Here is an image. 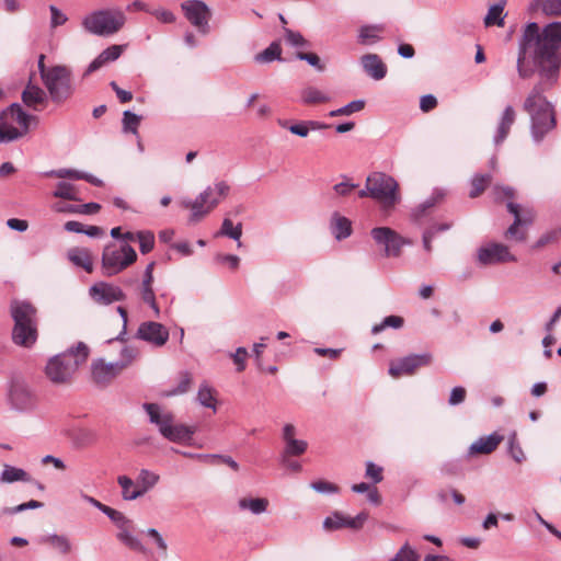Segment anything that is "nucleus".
Segmentation results:
<instances>
[{
    "mask_svg": "<svg viewBox=\"0 0 561 561\" xmlns=\"http://www.w3.org/2000/svg\"><path fill=\"white\" fill-rule=\"evenodd\" d=\"M139 351L133 345H126L121 350V357L117 360L118 364H124V369L133 363L138 356Z\"/></svg>",
    "mask_w": 561,
    "mask_h": 561,
    "instance_id": "55",
    "label": "nucleus"
},
{
    "mask_svg": "<svg viewBox=\"0 0 561 561\" xmlns=\"http://www.w3.org/2000/svg\"><path fill=\"white\" fill-rule=\"evenodd\" d=\"M169 330L154 321L142 322L137 330L136 337L154 346H162L169 340Z\"/></svg>",
    "mask_w": 561,
    "mask_h": 561,
    "instance_id": "18",
    "label": "nucleus"
},
{
    "mask_svg": "<svg viewBox=\"0 0 561 561\" xmlns=\"http://www.w3.org/2000/svg\"><path fill=\"white\" fill-rule=\"evenodd\" d=\"M10 314L14 322L13 343L23 347H32L38 337L37 309L30 301L13 299L10 304Z\"/></svg>",
    "mask_w": 561,
    "mask_h": 561,
    "instance_id": "4",
    "label": "nucleus"
},
{
    "mask_svg": "<svg viewBox=\"0 0 561 561\" xmlns=\"http://www.w3.org/2000/svg\"><path fill=\"white\" fill-rule=\"evenodd\" d=\"M137 240L139 242V250L142 254H147L154 248V234L150 230H142L137 232Z\"/></svg>",
    "mask_w": 561,
    "mask_h": 561,
    "instance_id": "47",
    "label": "nucleus"
},
{
    "mask_svg": "<svg viewBox=\"0 0 561 561\" xmlns=\"http://www.w3.org/2000/svg\"><path fill=\"white\" fill-rule=\"evenodd\" d=\"M26 133H24L23 129H18L16 127H9L7 129H3L0 127V144H3V142H11V141H14V140H18L19 138H21L23 135H25Z\"/></svg>",
    "mask_w": 561,
    "mask_h": 561,
    "instance_id": "56",
    "label": "nucleus"
},
{
    "mask_svg": "<svg viewBox=\"0 0 561 561\" xmlns=\"http://www.w3.org/2000/svg\"><path fill=\"white\" fill-rule=\"evenodd\" d=\"M186 20L195 26L199 33L206 35L210 31L209 21L211 11L202 0H187L181 4Z\"/></svg>",
    "mask_w": 561,
    "mask_h": 561,
    "instance_id": "12",
    "label": "nucleus"
},
{
    "mask_svg": "<svg viewBox=\"0 0 561 561\" xmlns=\"http://www.w3.org/2000/svg\"><path fill=\"white\" fill-rule=\"evenodd\" d=\"M69 260L77 266L82 267L85 272L92 273L93 262L89 250L75 248L68 252Z\"/></svg>",
    "mask_w": 561,
    "mask_h": 561,
    "instance_id": "28",
    "label": "nucleus"
},
{
    "mask_svg": "<svg viewBox=\"0 0 561 561\" xmlns=\"http://www.w3.org/2000/svg\"><path fill=\"white\" fill-rule=\"evenodd\" d=\"M368 186H371V198L379 202L386 213L390 211L401 199L398 182L383 172L369 174Z\"/></svg>",
    "mask_w": 561,
    "mask_h": 561,
    "instance_id": "9",
    "label": "nucleus"
},
{
    "mask_svg": "<svg viewBox=\"0 0 561 561\" xmlns=\"http://www.w3.org/2000/svg\"><path fill=\"white\" fill-rule=\"evenodd\" d=\"M310 486L318 493L321 494H331V493H337L339 486L332 482H328L324 480H318L310 484Z\"/></svg>",
    "mask_w": 561,
    "mask_h": 561,
    "instance_id": "57",
    "label": "nucleus"
},
{
    "mask_svg": "<svg viewBox=\"0 0 561 561\" xmlns=\"http://www.w3.org/2000/svg\"><path fill=\"white\" fill-rule=\"evenodd\" d=\"M216 236L228 237L238 242V247H241L240 238L242 236V224L238 222L236 226L232 220L229 218H225L220 230L216 233Z\"/></svg>",
    "mask_w": 561,
    "mask_h": 561,
    "instance_id": "33",
    "label": "nucleus"
},
{
    "mask_svg": "<svg viewBox=\"0 0 561 561\" xmlns=\"http://www.w3.org/2000/svg\"><path fill=\"white\" fill-rule=\"evenodd\" d=\"M9 119L14 121L24 130V133H27L30 129V123L32 119H35V117L26 113L20 103H12L0 112V121L2 123L8 122Z\"/></svg>",
    "mask_w": 561,
    "mask_h": 561,
    "instance_id": "21",
    "label": "nucleus"
},
{
    "mask_svg": "<svg viewBox=\"0 0 561 561\" xmlns=\"http://www.w3.org/2000/svg\"><path fill=\"white\" fill-rule=\"evenodd\" d=\"M142 409L148 415L149 423L157 427L163 438L176 444H191L197 431L195 425L176 423L175 415L158 403L145 402Z\"/></svg>",
    "mask_w": 561,
    "mask_h": 561,
    "instance_id": "3",
    "label": "nucleus"
},
{
    "mask_svg": "<svg viewBox=\"0 0 561 561\" xmlns=\"http://www.w3.org/2000/svg\"><path fill=\"white\" fill-rule=\"evenodd\" d=\"M259 64H268L274 60L283 61L279 41L272 42L265 49L254 56Z\"/></svg>",
    "mask_w": 561,
    "mask_h": 561,
    "instance_id": "29",
    "label": "nucleus"
},
{
    "mask_svg": "<svg viewBox=\"0 0 561 561\" xmlns=\"http://www.w3.org/2000/svg\"><path fill=\"white\" fill-rule=\"evenodd\" d=\"M137 260L135 249L128 243L116 245L111 243L103 249L102 272L103 275L111 277L117 275Z\"/></svg>",
    "mask_w": 561,
    "mask_h": 561,
    "instance_id": "10",
    "label": "nucleus"
},
{
    "mask_svg": "<svg viewBox=\"0 0 561 561\" xmlns=\"http://www.w3.org/2000/svg\"><path fill=\"white\" fill-rule=\"evenodd\" d=\"M0 480L3 483H13L16 481L30 482L31 477L21 468L4 465Z\"/></svg>",
    "mask_w": 561,
    "mask_h": 561,
    "instance_id": "31",
    "label": "nucleus"
},
{
    "mask_svg": "<svg viewBox=\"0 0 561 561\" xmlns=\"http://www.w3.org/2000/svg\"><path fill=\"white\" fill-rule=\"evenodd\" d=\"M53 196L66 201H80L78 196L77 187L68 182H59L56 190L53 192Z\"/></svg>",
    "mask_w": 561,
    "mask_h": 561,
    "instance_id": "38",
    "label": "nucleus"
},
{
    "mask_svg": "<svg viewBox=\"0 0 561 561\" xmlns=\"http://www.w3.org/2000/svg\"><path fill=\"white\" fill-rule=\"evenodd\" d=\"M561 237V228L551 229L545 233H542L539 239L533 245L534 249H541L546 245L557 242Z\"/></svg>",
    "mask_w": 561,
    "mask_h": 561,
    "instance_id": "52",
    "label": "nucleus"
},
{
    "mask_svg": "<svg viewBox=\"0 0 561 561\" xmlns=\"http://www.w3.org/2000/svg\"><path fill=\"white\" fill-rule=\"evenodd\" d=\"M267 506L268 501L262 497H243L239 501V507L241 510H249L256 515L264 513Z\"/></svg>",
    "mask_w": 561,
    "mask_h": 561,
    "instance_id": "36",
    "label": "nucleus"
},
{
    "mask_svg": "<svg viewBox=\"0 0 561 561\" xmlns=\"http://www.w3.org/2000/svg\"><path fill=\"white\" fill-rule=\"evenodd\" d=\"M90 370L94 382L106 383L122 374L124 364H118L117 360L106 363L103 358H95L91 362Z\"/></svg>",
    "mask_w": 561,
    "mask_h": 561,
    "instance_id": "17",
    "label": "nucleus"
},
{
    "mask_svg": "<svg viewBox=\"0 0 561 561\" xmlns=\"http://www.w3.org/2000/svg\"><path fill=\"white\" fill-rule=\"evenodd\" d=\"M42 175L46 178L78 180L79 170L62 168L57 170L45 171L42 173Z\"/></svg>",
    "mask_w": 561,
    "mask_h": 561,
    "instance_id": "53",
    "label": "nucleus"
},
{
    "mask_svg": "<svg viewBox=\"0 0 561 561\" xmlns=\"http://www.w3.org/2000/svg\"><path fill=\"white\" fill-rule=\"evenodd\" d=\"M346 527L345 515L340 512H334L323 520V528L332 531Z\"/></svg>",
    "mask_w": 561,
    "mask_h": 561,
    "instance_id": "51",
    "label": "nucleus"
},
{
    "mask_svg": "<svg viewBox=\"0 0 561 561\" xmlns=\"http://www.w3.org/2000/svg\"><path fill=\"white\" fill-rule=\"evenodd\" d=\"M493 192L496 201H502L503 198L513 199L515 196V191L511 186L495 185ZM506 208L514 216V221L505 231V238L518 242L525 241L526 231L523 228H527L533 224L534 216L531 210L527 209L522 214L520 206L512 201L507 202Z\"/></svg>",
    "mask_w": 561,
    "mask_h": 561,
    "instance_id": "5",
    "label": "nucleus"
},
{
    "mask_svg": "<svg viewBox=\"0 0 561 561\" xmlns=\"http://www.w3.org/2000/svg\"><path fill=\"white\" fill-rule=\"evenodd\" d=\"M21 98L27 107L34 111H39L47 105L49 96L44 89L34 84L32 82V78H30L25 89L22 91Z\"/></svg>",
    "mask_w": 561,
    "mask_h": 561,
    "instance_id": "20",
    "label": "nucleus"
},
{
    "mask_svg": "<svg viewBox=\"0 0 561 561\" xmlns=\"http://www.w3.org/2000/svg\"><path fill=\"white\" fill-rule=\"evenodd\" d=\"M229 185L225 181H219L214 186H207L194 201L185 199L182 202L184 208L192 210L190 220L197 222L209 214L229 193Z\"/></svg>",
    "mask_w": 561,
    "mask_h": 561,
    "instance_id": "7",
    "label": "nucleus"
},
{
    "mask_svg": "<svg viewBox=\"0 0 561 561\" xmlns=\"http://www.w3.org/2000/svg\"><path fill=\"white\" fill-rule=\"evenodd\" d=\"M43 81L48 96L56 105L67 102L76 92L72 70L66 65H55V71Z\"/></svg>",
    "mask_w": 561,
    "mask_h": 561,
    "instance_id": "8",
    "label": "nucleus"
},
{
    "mask_svg": "<svg viewBox=\"0 0 561 561\" xmlns=\"http://www.w3.org/2000/svg\"><path fill=\"white\" fill-rule=\"evenodd\" d=\"M160 480L158 473L148 469H141L137 477L138 489L141 492V496L151 490Z\"/></svg>",
    "mask_w": 561,
    "mask_h": 561,
    "instance_id": "32",
    "label": "nucleus"
},
{
    "mask_svg": "<svg viewBox=\"0 0 561 561\" xmlns=\"http://www.w3.org/2000/svg\"><path fill=\"white\" fill-rule=\"evenodd\" d=\"M146 533L149 537H151L154 540V543L161 551V554L165 557L168 551V545L163 537L161 536V534L156 528H148Z\"/></svg>",
    "mask_w": 561,
    "mask_h": 561,
    "instance_id": "62",
    "label": "nucleus"
},
{
    "mask_svg": "<svg viewBox=\"0 0 561 561\" xmlns=\"http://www.w3.org/2000/svg\"><path fill=\"white\" fill-rule=\"evenodd\" d=\"M330 98L314 87H307L301 91V102L307 105L325 103Z\"/></svg>",
    "mask_w": 561,
    "mask_h": 561,
    "instance_id": "35",
    "label": "nucleus"
},
{
    "mask_svg": "<svg viewBox=\"0 0 561 561\" xmlns=\"http://www.w3.org/2000/svg\"><path fill=\"white\" fill-rule=\"evenodd\" d=\"M516 260L508 247L502 243L491 242L478 249V261L481 265L516 262Z\"/></svg>",
    "mask_w": 561,
    "mask_h": 561,
    "instance_id": "15",
    "label": "nucleus"
},
{
    "mask_svg": "<svg viewBox=\"0 0 561 561\" xmlns=\"http://www.w3.org/2000/svg\"><path fill=\"white\" fill-rule=\"evenodd\" d=\"M516 70L523 80L537 76V81L524 101L523 108L530 116V135L540 144L556 128L553 104L545 93L559 81L561 70V21L540 27L537 22L524 26L518 38Z\"/></svg>",
    "mask_w": 561,
    "mask_h": 561,
    "instance_id": "1",
    "label": "nucleus"
},
{
    "mask_svg": "<svg viewBox=\"0 0 561 561\" xmlns=\"http://www.w3.org/2000/svg\"><path fill=\"white\" fill-rule=\"evenodd\" d=\"M103 514L117 527L116 538L123 546L138 553L147 554L149 552L140 538L135 534V525L131 519L110 506L103 510Z\"/></svg>",
    "mask_w": 561,
    "mask_h": 561,
    "instance_id": "11",
    "label": "nucleus"
},
{
    "mask_svg": "<svg viewBox=\"0 0 561 561\" xmlns=\"http://www.w3.org/2000/svg\"><path fill=\"white\" fill-rule=\"evenodd\" d=\"M8 401L12 409L27 411L36 405L38 396L32 388H9Z\"/></svg>",
    "mask_w": 561,
    "mask_h": 561,
    "instance_id": "19",
    "label": "nucleus"
},
{
    "mask_svg": "<svg viewBox=\"0 0 561 561\" xmlns=\"http://www.w3.org/2000/svg\"><path fill=\"white\" fill-rule=\"evenodd\" d=\"M367 518L368 514L366 512H360L355 517L345 516L346 528L358 530L363 527Z\"/></svg>",
    "mask_w": 561,
    "mask_h": 561,
    "instance_id": "61",
    "label": "nucleus"
},
{
    "mask_svg": "<svg viewBox=\"0 0 561 561\" xmlns=\"http://www.w3.org/2000/svg\"><path fill=\"white\" fill-rule=\"evenodd\" d=\"M358 185L355 183H351L350 181H344L337 183L333 186V191L339 196H347L350 195Z\"/></svg>",
    "mask_w": 561,
    "mask_h": 561,
    "instance_id": "64",
    "label": "nucleus"
},
{
    "mask_svg": "<svg viewBox=\"0 0 561 561\" xmlns=\"http://www.w3.org/2000/svg\"><path fill=\"white\" fill-rule=\"evenodd\" d=\"M43 505L44 504L42 502H39V501L31 500V501H28L26 503H22L20 505L13 506V507H3V508H1L0 515L1 516L13 515V514H18V513L24 512L26 510L41 508V507H43Z\"/></svg>",
    "mask_w": 561,
    "mask_h": 561,
    "instance_id": "49",
    "label": "nucleus"
},
{
    "mask_svg": "<svg viewBox=\"0 0 561 561\" xmlns=\"http://www.w3.org/2000/svg\"><path fill=\"white\" fill-rule=\"evenodd\" d=\"M503 437L496 433H493L486 437H480L469 447V454H491L497 448Z\"/></svg>",
    "mask_w": 561,
    "mask_h": 561,
    "instance_id": "26",
    "label": "nucleus"
},
{
    "mask_svg": "<svg viewBox=\"0 0 561 561\" xmlns=\"http://www.w3.org/2000/svg\"><path fill=\"white\" fill-rule=\"evenodd\" d=\"M330 229L336 240H344L352 234V221L339 213H333Z\"/></svg>",
    "mask_w": 561,
    "mask_h": 561,
    "instance_id": "27",
    "label": "nucleus"
},
{
    "mask_svg": "<svg viewBox=\"0 0 561 561\" xmlns=\"http://www.w3.org/2000/svg\"><path fill=\"white\" fill-rule=\"evenodd\" d=\"M404 324V320L400 316H388L380 323L375 324L371 328L373 334H379L386 328L401 329Z\"/></svg>",
    "mask_w": 561,
    "mask_h": 561,
    "instance_id": "43",
    "label": "nucleus"
},
{
    "mask_svg": "<svg viewBox=\"0 0 561 561\" xmlns=\"http://www.w3.org/2000/svg\"><path fill=\"white\" fill-rule=\"evenodd\" d=\"M432 355L428 353L410 354L404 357L392 359L389 363L388 373L392 377L413 375L419 368L430 365Z\"/></svg>",
    "mask_w": 561,
    "mask_h": 561,
    "instance_id": "14",
    "label": "nucleus"
},
{
    "mask_svg": "<svg viewBox=\"0 0 561 561\" xmlns=\"http://www.w3.org/2000/svg\"><path fill=\"white\" fill-rule=\"evenodd\" d=\"M307 447H308V443L306 440L294 438V439L285 443V448H284L282 455L300 456L307 450Z\"/></svg>",
    "mask_w": 561,
    "mask_h": 561,
    "instance_id": "48",
    "label": "nucleus"
},
{
    "mask_svg": "<svg viewBox=\"0 0 561 561\" xmlns=\"http://www.w3.org/2000/svg\"><path fill=\"white\" fill-rule=\"evenodd\" d=\"M516 113L512 105H507L500 118L499 126L496 133L494 135V144L497 146L502 144L507 137L512 125L515 122Z\"/></svg>",
    "mask_w": 561,
    "mask_h": 561,
    "instance_id": "25",
    "label": "nucleus"
},
{
    "mask_svg": "<svg viewBox=\"0 0 561 561\" xmlns=\"http://www.w3.org/2000/svg\"><path fill=\"white\" fill-rule=\"evenodd\" d=\"M196 399L201 405L216 411L217 399L214 388H199Z\"/></svg>",
    "mask_w": 561,
    "mask_h": 561,
    "instance_id": "44",
    "label": "nucleus"
},
{
    "mask_svg": "<svg viewBox=\"0 0 561 561\" xmlns=\"http://www.w3.org/2000/svg\"><path fill=\"white\" fill-rule=\"evenodd\" d=\"M296 58L308 62L311 67H313L318 71H323L325 69V67L321 62L319 56L314 53L297 51Z\"/></svg>",
    "mask_w": 561,
    "mask_h": 561,
    "instance_id": "54",
    "label": "nucleus"
},
{
    "mask_svg": "<svg viewBox=\"0 0 561 561\" xmlns=\"http://www.w3.org/2000/svg\"><path fill=\"white\" fill-rule=\"evenodd\" d=\"M279 124L280 126L283 127H287L288 130L294 134V135H297L299 137H307L310 129H309V126L307 124V121H302V122H299L297 124H293L290 126H287V123L286 122H282L279 121Z\"/></svg>",
    "mask_w": 561,
    "mask_h": 561,
    "instance_id": "58",
    "label": "nucleus"
},
{
    "mask_svg": "<svg viewBox=\"0 0 561 561\" xmlns=\"http://www.w3.org/2000/svg\"><path fill=\"white\" fill-rule=\"evenodd\" d=\"M364 71L375 80H381L387 75V67L377 54H366L360 58Z\"/></svg>",
    "mask_w": 561,
    "mask_h": 561,
    "instance_id": "23",
    "label": "nucleus"
},
{
    "mask_svg": "<svg viewBox=\"0 0 561 561\" xmlns=\"http://www.w3.org/2000/svg\"><path fill=\"white\" fill-rule=\"evenodd\" d=\"M248 355V350L242 346L238 347L233 354H230L238 371H242L245 368V360Z\"/></svg>",
    "mask_w": 561,
    "mask_h": 561,
    "instance_id": "59",
    "label": "nucleus"
},
{
    "mask_svg": "<svg viewBox=\"0 0 561 561\" xmlns=\"http://www.w3.org/2000/svg\"><path fill=\"white\" fill-rule=\"evenodd\" d=\"M124 49L123 45H112L105 48L95 59H93L83 72V78L102 68L107 62L119 58Z\"/></svg>",
    "mask_w": 561,
    "mask_h": 561,
    "instance_id": "22",
    "label": "nucleus"
},
{
    "mask_svg": "<svg viewBox=\"0 0 561 561\" xmlns=\"http://www.w3.org/2000/svg\"><path fill=\"white\" fill-rule=\"evenodd\" d=\"M540 8L546 15H561V0H534L531 10Z\"/></svg>",
    "mask_w": 561,
    "mask_h": 561,
    "instance_id": "39",
    "label": "nucleus"
},
{
    "mask_svg": "<svg viewBox=\"0 0 561 561\" xmlns=\"http://www.w3.org/2000/svg\"><path fill=\"white\" fill-rule=\"evenodd\" d=\"M365 101L363 100H355L350 102L348 104L337 108L333 110L329 113L331 117L341 116V115H351L355 112H359L364 108Z\"/></svg>",
    "mask_w": 561,
    "mask_h": 561,
    "instance_id": "50",
    "label": "nucleus"
},
{
    "mask_svg": "<svg viewBox=\"0 0 561 561\" xmlns=\"http://www.w3.org/2000/svg\"><path fill=\"white\" fill-rule=\"evenodd\" d=\"M370 236L377 245L383 248V255L387 257L400 256L402 247L409 243L408 240L389 227L373 228Z\"/></svg>",
    "mask_w": 561,
    "mask_h": 561,
    "instance_id": "13",
    "label": "nucleus"
},
{
    "mask_svg": "<svg viewBox=\"0 0 561 561\" xmlns=\"http://www.w3.org/2000/svg\"><path fill=\"white\" fill-rule=\"evenodd\" d=\"M382 31V25H364L359 28L358 42L364 45L376 43L380 39L379 33Z\"/></svg>",
    "mask_w": 561,
    "mask_h": 561,
    "instance_id": "34",
    "label": "nucleus"
},
{
    "mask_svg": "<svg viewBox=\"0 0 561 561\" xmlns=\"http://www.w3.org/2000/svg\"><path fill=\"white\" fill-rule=\"evenodd\" d=\"M90 348L84 342H78L65 352L51 356L46 366L45 374L55 383L70 382L89 358Z\"/></svg>",
    "mask_w": 561,
    "mask_h": 561,
    "instance_id": "2",
    "label": "nucleus"
},
{
    "mask_svg": "<svg viewBox=\"0 0 561 561\" xmlns=\"http://www.w3.org/2000/svg\"><path fill=\"white\" fill-rule=\"evenodd\" d=\"M420 554L417 551L412 548L408 542H405L397 553L390 558L388 561H419Z\"/></svg>",
    "mask_w": 561,
    "mask_h": 561,
    "instance_id": "46",
    "label": "nucleus"
},
{
    "mask_svg": "<svg viewBox=\"0 0 561 561\" xmlns=\"http://www.w3.org/2000/svg\"><path fill=\"white\" fill-rule=\"evenodd\" d=\"M510 454L516 462H522L525 455L520 446L516 443V434L513 433L510 437Z\"/></svg>",
    "mask_w": 561,
    "mask_h": 561,
    "instance_id": "63",
    "label": "nucleus"
},
{
    "mask_svg": "<svg viewBox=\"0 0 561 561\" xmlns=\"http://www.w3.org/2000/svg\"><path fill=\"white\" fill-rule=\"evenodd\" d=\"M141 122V116L133 113L129 110L124 111L123 113V131L131 133L134 135H138V127Z\"/></svg>",
    "mask_w": 561,
    "mask_h": 561,
    "instance_id": "42",
    "label": "nucleus"
},
{
    "mask_svg": "<svg viewBox=\"0 0 561 561\" xmlns=\"http://www.w3.org/2000/svg\"><path fill=\"white\" fill-rule=\"evenodd\" d=\"M491 174H474L471 179V190L469 196L471 198L478 197L491 183Z\"/></svg>",
    "mask_w": 561,
    "mask_h": 561,
    "instance_id": "41",
    "label": "nucleus"
},
{
    "mask_svg": "<svg viewBox=\"0 0 561 561\" xmlns=\"http://www.w3.org/2000/svg\"><path fill=\"white\" fill-rule=\"evenodd\" d=\"M125 22L126 16L122 10L103 9L85 15L82 20V26L90 34L107 37L117 33Z\"/></svg>",
    "mask_w": 561,
    "mask_h": 561,
    "instance_id": "6",
    "label": "nucleus"
},
{
    "mask_svg": "<svg viewBox=\"0 0 561 561\" xmlns=\"http://www.w3.org/2000/svg\"><path fill=\"white\" fill-rule=\"evenodd\" d=\"M444 197L440 190H435L431 197L416 206L411 213V219L416 225H423L424 218L430 214V210Z\"/></svg>",
    "mask_w": 561,
    "mask_h": 561,
    "instance_id": "24",
    "label": "nucleus"
},
{
    "mask_svg": "<svg viewBox=\"0 0 561 561\" xmlns=\"http://www.w3.org/2000/svg\"><path fill=\"white\" fill-rule=\"evenodd\" d=\"M117 483L122 488V497L125 501H134L141 497V492L138 489L137 481L135 482L127 476H119L117 478Z\"/></svg>",
    "mask_w": 561,
    "mask_h": 561,
    "instance_id": "30",
    "label": "nucleus"
},
{
    "mask_svg": "<svg viewBox=\"0 0 561 561\" xmlns=\"http://www.w3.org/2000/svg\"><path fill=\"white\" fill-rule=\"evenodd\" d=\"M45 542L49 543L54 549L58 550L61 554H68L72 550V545L69 538L64 535H49L45 538Z\"/></svg>",
    "mask_w": 561,
    "mask_h": 561,
    "instance_id": "40",
    "label": "nucleus"
},
{
    "mask_svg": "<svg viewBox=\"0 0 561 561\" xmlns=\"http://www.w3.org/2000/svg\"><path fill=\"white\" fill-rule=\"evenodd\" d=\"M365 477L375 483H379L382 481V468L371 461H367Z\"/></svg>",
    "mask_w": 561,
    "mask_h": 561,
    "instance_id": "60",
    "label": "nucleus"
},
{
    "mask_svg": "<svg viewBox=\"0 0 561 561\" xmlns=\"http://www.w3.org/2000/svg\"><path fill=\"white\" fill-rule=\"evenodd\" d=\"M285 42L291 47H309V42L302 36L300 32L293 31L288 27H283Z\"/></svg>",
    "mask_w": 561,
    "mask_h": 561,
    "instance_id": "45",
    "label": "nucleus"
},
{
    "mask_svg": "<svg viewBox=\"0 0 561 561\" xmlns=\"http://www.w3.org/2000/svg\"><path fill=\"white\" fill-rule=\"evenodd\" d=\"M92 299L100 305H111L115 301H124L126 294L121 287L106 282L95 283L89 289Z\"/></svg>",
    "mask_w": 561,
    "mask_h": 561,
    "instance_id": "16",
    "label": "nucleus"
},
{
    "mask_svg": "<svg viewBox=\"0 0 561 561\" xmlns=\"http://www.w3.org/2000/svg\"><path fill=\"white\" fill-rule=\"evenodd\" d=\"M504 2L495 3L491 5L488 10V13L484 18L485 26H503L504 25Z\"/></svg>",
    "mask_w": 561,
    "mask_h": 561,
    "instance_id": "37",
    "label": "nucleus"
}]
</instances>
